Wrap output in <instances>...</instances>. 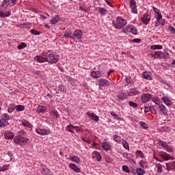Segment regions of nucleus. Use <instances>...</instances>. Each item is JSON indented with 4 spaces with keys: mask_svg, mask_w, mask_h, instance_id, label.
Listing matches in <instances>:
<instances>
[{
    "mask_svg": "<svg viewBox=\"0 0 175 175\" xmlns=\"http://www.w3.org/2000/svg\"><path fill=\"white\" fill-rule=\"evenodd\" d=\"M36 132L38 135H41L42 136H44V135H50V130H47L46 129H36Z\"/></svg>",
    "mask_w": 175,
    "mask_h": 175,
    "instance_id": "8",
    "label": "nucleus"
},
{
    "mask_svg": "<svg viewBox=\"0 0 175 175\" xmlns=\"http://www.w3.org/2000/svg\"><path fill=\"white\" fill-rule=\"evenodd\" d=\"M152 99V96L148 93L144 94L141 96V100L142 103H147V102H150Z\"/></svg>",
    "mask_w": 175,
    "mask_h": 175,
    "instance_id": "7",
    "label": "nucleus"
},
{
    "mask_svg": "<svg viewBox=\"0 0 175 175\" xmlns=\"http://www.w3.org/2000/svg\"><path fill=\"white\" fill-rule=\"evenodd\" d=\"M34 61H36L37 62H40V63L46 62V57H44L42 56L36 55L34 57Z\"/></svg>",
    "mask_w": 175,
    "mask_h": 175,
    "instance_id": "26",
    "label": "nucleus"
},
{
    "mask_svg": "<svg viewBox=\"0 0 175 175\" xmlns=\"http://www.w3.org/2000/svg\"><path fill=\"white\" fill-rule=\"evenodd\" d=\"M4 137H5V139H13L14 137V133L10 131H6L4 133Z\"/></svg>",
    "mask_w": 175,
    "mask_h": 175,
    "instance_id": "24",
    "label": "nucleus"
},
{
    "mask_svg": "<svg viewBox=\"0 0 175 175\" xmlns=\"http://www.w3.org/2000/svg\"><path fill=\"white\" fill-rule=\"evenodd\" d=\"M4 159L5 162H10L13 159V153L12 152L8 151L7 153H5Z\"/></svg>",
    "mask_w": 175,
    "mask_h": 175,
    "instance_id": "19",
    "label": "nucleus"
},
{
    "mask_svg": "<svg viewBox=\"0 0 175 175\" xmlns=\"http://www.w3.org/2000/svg\"><path fill=\"white\" fill-rule=\"evenodd\" d=\"M126 20L121 16H118L116 21L112 22V25L116 29H123L124 27L126 26Z\"/></svg>",
    "mask_w": 175,
    "mask_h": 175,
    "instance_id": "1",
    "label": "nucleus"
},
{
    "mask_svg": "<svg viewBox=\"0 0 175 175\" xmlns=\"http://www.w3.org/2000/svg\"><path fill=\"white\" fill-rule=\"evenodd\" d=\"M25 47H27V44L22 42L20 45L18 46V50H23V49H25Z\"/></svg>",
    "mask_w": 175,
    "mask_h": 175,
    "instance_id": "58",
    "label": "nucleus"
},
{
    "mask_svg": "<svg viewBox=\"0 0 175 175\" xmlns=\"http://www.w3.org/2000/svg\"><path fill=\"white\" fill-rule=\"evenodd\" d=\"M162 49H163V46L159 44L152 45L150 46L151 50H162Z\"/></svg>",
    "mask_w": 175,
    "mask_h": 175,
    "instance_id": "37",
    "label": "nucleus"
},
{
    "mask_svg": "<svg viewBox=\"0 0 175 175\" xmlns=\"http://www.w3.org/2000/svg\"><path fill=\"white\" fill-rule=\"evenodd\" d=\"M112 139L113 142H116V143H121V142H122V139H121V137L116 134L112 136Z\"/></svg>",
    "mask_w": 175,
    "mask_h": 175,
    "instance_id": "30",
    "label": "nucleus"
},
{
    "mask_svg": "<svg viewBox=\"0 0 175 175\" xmlns=\"http://www.w3.org/2000/svg\"><path fill=\"white\" fill-rule=\"evenodd\" d=\"M68 167L72 170V172H75V173H81V170L77 167L75 164H73L72 163L68 164Z\"/></svg>",
    "mask_w": 175,
    "mask_h": 175,
    "instance_id": "15",
    "label": "nucleus"
},
{
    "mask_svg": "<svg viewBox=\"0 0 175 175\" xmlns=\"http://www.w3.org/2000/svg\"><path fill=\"white\" fill-rule=\"evenodd\" d=\"M81 38H83V31L80 29H76L73 32V35L72 37H71V39H72V40H81Z\"/></svg>",
    "mask_w": 175,
    "mask_h": 175,
    "instance_id": "5",
    "label": "nucleus"
},
{
    "mask_svg": "<svg viewBox=\"0 0 175 175\" xmlns=\"http://www.w3.org/2000/svg\"><path fill=\"white\" fill-rule=\"evenodd\" d=\"M46 110H47V107L44 105H40L37 109V113H43V111H46Z\"/></svg>",
    "mask_w": 175,
    "mask_h": 175,
    "instance_id": "31",
    "label": "nucleus"
},
{
    "mask_svg": "<svg viewBox=\"0 0 175 175\" xmlns=\"http://www.w3.org/2000/svg\"><path fill=\"white\" fill-rule=\"evenodd\" d=\"M1 120H3V121H5V122H8L9 120H10V116L8 115L7 113H3L1 116Z\"/></svg>",
    "mask_w": 175,
    "mask_h": 175,
    "instance_id": "34",
    "label": "nucleus"
},
{
    "mask_svg": "<svg viewBox=\"0 0 175 175\" xmlns=\"http://www.w3.org/2000/svg\"><path fill=\"white\" fill-rule=\"evenodd\" d=\"M161 55V52L159 51H156L154 52V53L152 55V57L153 58H154L155 59L159 58V56Z\"/></svg>",
    "mask_w": 175,
    "mask_h": 175,
    "instance_id": "56",
    "label": "nucleus"
},
{
    "mask_svg": "<svg viewBox=\"0 0 175 175\" xmlns=\"http://www.w3.org/2000/svg\"><path fill=\"white\" fill-rule=\"evenodd\" d=\"M131 13H133V14H137V8L135 7H131Z\"/></svg>",
    "mask_w": 175,
    "mask_h": 175,
    "instance_id": "60",
    "label": "nucleus"
},
{
    "mask_svg": "<svg viewBox=\"0 0 175 175\" xmlns=\"http://www.w3.org/2000/svg\"><path fill=\"white\" fill-rule=\"evenodd\" d=\"M136 173L137 175H145L146 174V170L142 167H138L136 169Z\"/></svg>",
    "mask_w": 175,
    "mask_h": 175,
    "instance_id": "33",
    "label": "nucleus"
},
{
    "mask_svg": "<svg viewBox=\"0 0 175 175\" xmlns=\"http://www.w3.org/2000/svg\"><path fill=\"white\" fill-rule=\"evenodd\" d=\"M122 170L124 173H131V170H129V167H128V165H122Z\"/></svg>",
    "mask_w": 175,
    "mask_h": 175,
    "instance_id": "50",
    "label": "nucleus"
},
{
    "mask_svg": "<svg viewBox=\"0 0 175 175\" xmlns=\"http://www.w3.org/2000/svg\"><path fill=\"white\" fill-rule=\"evenodd\" d=\"M98 12L100 13L101 16H106V14H107V10L103 8H99Z\"/></svg>",
    "mask_w": 175,
    "mask_h": 175,
    "instance_id": "44",
    "label": "nucleus"
},
{
    "mask_svg": "<svg viewBox=\"0 0 175 175\" xmlns=\"http://www.w3.org/2000/svg\"><path fill=\"white\" fill-rule=\"evenodd\" d=\"M152 102H154V103H155V105H161V99H159V97H152Z\"/></svg>",
    "mask_w": 175,
    "mask_h": 175,
    "instance_id": "45",
    "label": "nucleus"
},
{
    "mask_svg": "<svg viewBox=\"0 0 175 175\" xmlns=\"http://www.w3.org/2000/svg\"><path fill=\"white\" fill-rule=\"evenodd\" d=\"M169 57V53L164 51L163 52V58H167Z\"/></svg>",
    "mask_w": 175,
    "mask_h": 175,
    "instance_id": "64",
    "label": "nucleus"
},
{
    "mask_svg": "<svg viewBox=\"0 0 175 175\" xmlns=\"http://www.w3.org/2000/svg\"><path fill=\"white\" fill-rule=\"evenodd\" d=\"M14 106L13 105V104H10L8 107V113H13V111H14Z\"/></svg>",
    "mask_w": 175,
    "mask_h": 175,
    "instance_id": "53",
    "label": "nucleus"
},
{
    "mask_svg": "<svg viewBox=\"0 0 175 175\" xmlns=\"http://www.w3.org/2000/svg\"><path fill=\"white\" fill-rule=\"evenodd\" d=\"M92 159H96V161L98 162H100V161H102V155L100 154V153L98 151H94L92 153Z\"/></svg>",
    "mask_w": 175,
    "mask_h": 175,
    "instance_id": "13",
    "label": "nucleus"
},
{
    "mask_svg": "<svg viewBox=\"0 0 175 175\" xmlns=\"http://www.w3.org/2000/svg\"><path fill=\"white\" fill-rule=\"evenodd\" d=\"M122 145L125 148V150H129V143L126 142V140L122 139Z\"/></svg>",
    "mask_w": 175,
    "mask_h": 175,
    "instance_id": "36",
    "label": "nucleus"
},
{
    "mask_svg": "<svg viewBox=\"0 0 175 175\" xmlns=\"http://www.w3.org/2000/svg\"><path fill=\"white\" fill-rule=\"evenodd\" d=\"M159 111L163 114V116H167V109H166V107H165L163 104L159 105Z\"/></svg>",
    "mask_w": 175,
    "mask_h": 175,
    "instance_id": "16",
    "label": "nucleus"
},
{
    "mask_svg": "<svg viewBox=\"0 0 175 175\" xmlns=\"http://www.w3.org/2000/svg\"><path fill=\"white\" fill-rule=\"evenodd\" d=\"M30 32L32 33V35H40V33L36 29H31L30 30Z\"/></svg>",
    "mask_w": 175,
    "mask_h": 175,
    "instance_id": "62",
    "label": "nucleus"
},
{
    "mask_svg": "<svg viewBox=\"0 0 175 175\" xmlns=\"http://www.w3.org/2000/svg\"><path fill=\"white\" fill-rule=\"evenodd\" d=\"M14 142L16 144H20V146H24V144H26L28 142V138L25 137H22L21 138H14Z\"/></svg>",
    "mask_w": 175,
    "mask_h": 175,
    "instance_id": "6",
    "label": "nucleus"
},
{
    "mask_svg": "<svg viewBox=\"0 0 175 175\" xmlns=\"http://www.w3.org/2000/svg\"><path fill=\"white\" fill-rule=\"evenodd\" d=\"M123 158L126 159V162H131L132 161V154L131 153H123Z\"/></svg>",
    "mask_w": 175,
    "mask_h": 175,
    "instance_id": "28",
    "label": "nucleus"
},
{
    "mask_svg": "<svg viewBox=\"0 0 175 175\" xmlns=\"http://www.w3.org/2000/svg\"><path fill=\"white\" fill-rule=\"evenodd\" d=\"M32 27V23H25L22 25V28L25 29V28H31Z\"/></svg>",
    "mask_w": 175,
    "mask_h": 175,
    "instance_id": "54",
    "label": "nucleus"
},
{
    "mask_svg": "<svg viewBox=\"0 0 175 175\" xmlns=\"http://www.w3.org/2000/svg\"><path fill=\"white\" fill-rule=\"evenodd\" d=\"M129 105L131 107H133V109H136V107H137V106H138L137 103H135L133 101H129Z\"/></svg>",
    "mask_w": 175,
    "mask_h": 175,
    "instance_id": "57",
    "label": "nucleus"
},
{
    "mask_svg": "<svg viewBox=\"0 0 175 175\" xmlns=\"http://www.w3.org/2000/svg\"><path fill=\"white\" fill-rule=\"evenodd\" d=\"M58 21H59V15L55 16V17H53L51 20V23L53 25L54 24H57V23H58Z\"/></svg>",
    "mask_w": 175,
    "mask_h": 175,
    "instance_id": "38",
    "label": "nucleus"
},
{
    "mask_svg": "<svg viewBox=\"0 0 175 175\" xmlns=\"http://www.w3.org/2000/svg\"><path fill=\"white\" fill-rule=\"evenodd\" d=\"M142 77L143 79H146V80H152V77H151V72H148L147 71L142 73Z\"/></svg>",
    "mask_w": 175,
    "mask_h": 175,
    "instance_id": "23",
    "label": "nucleus"
},
{
    "mask_svg": "<svg viewBox=\"0 0 175 175\" xmlns=\"http://www.w3.org/2000/svg\"><path fill=\"white\" fill-rule=\"evenodd\" d=\"M58 90L60 92H63V94H66V88L64 86V85H59Z\"/></svg>",
    "mask_w": 175,
    "mask_h": 175,
    "instance_id": "43",
    "label": "nucleus"
},
{
    "mask_svg": "<svg viewBox=\"0 0 175 175\" xmlns=\"http://www.w3.org/2000/svg\"><path fill=\"white\" fill-rule=\"evenodd\" d=\"M159 157L163 158V161H169L170 159V155L166 152H159Z\"/></svg>",
    "mask_w": 175,
    "mask_h": 175,
    "instance_id": "20",
    "label": "nucleus"
},
{
    "mask_svg": "<svg viewBox=\"0 0 175 175\" xmlns=\"http://www.w3.org/2000/svg\"><path fill=\"white\" fill-rule=\"evenodd\" d=\"M152 9L153 12H154V13L157 15L158 18L160 19L161 16H162V14H161V11L155 7H153Z\"/></svg>",
    "mask_w": 175,
    "mask_h": 175,
    "instance_id": "40",
    "label": "nucleus"
},
{
    "mask_svg": "<svg viewBox=\"0 0 175 175\" xmlns=\"http://www.w3.org/2000/svg\"><path fill=\"white\" fill-rule=\"evenodd\" d=\"M49 114L52 116V117L54 118V120H57L59 117L58 115V112L56 110L51 111Z\"/></svg>",
    "mask_w": 175,
    "mask_h": 175,
    "instance_id": "35",
    "label": "nucleus"
},
{
    "mask_svg": "<svg viewBox=\"0 0 175 175\" xmlns=\"http://www.w3.org/2000/svg\"><path fill=\"white\" fill-rule=\"evenodd\" d=\"M24 136H27V132L22 130L17 132V137H16L15 139H20L24 137Z\"/></svg>",
    "mask_w": 175,
    "mask_h": 175,
    "instance_id": "29",
    "label": "nucleus"
},
{
    "mask_svg": "<svg viewBox=\"0 0 175 175\" xmlns=\"http://www.w3.org/2000/svg\"><path fill=\"white\" fill-rule=\"evenodd\" d=\"M103 75L100 71H92L90 72V76L93 77V79H99V77H102Z\"/></svg>",
    "mask_w": 175,
    "mask_h": 175,
    "instance_id": "17",
    "label": "nucleus"
},
{
    "mask_svg": "<svg viewBox=\"0 0 175 175\" xmlns=\"http://www.w3.org/2000/svg\"><path fill=\"white\" fill-rule=\"evenodd\" d=\"M136 95H140V91L136 88H131L128 94V96H136Z\"/></svg>",
    "mask_w": 175,
    "mask_h": 175,
    "instance_id": "12",
    "label": "nucleus"
},
{
    "mask_svg": "<svg viewBox=\"0 0 175 175\" xmlns=\"http://www.w3.org/2000/svg\"><path fill=\"white\" fill-rule=\"evenodd\" d=\"M22 125L23 126H25L26 128H32V125L31 123H29V122H28V120H26L25 119H23L21 121Z\"/></svg>",
    "mask_w": 175,
    "mask_h": 175,
    "instance_id": "25",
    "label": "nucleus"
},
{
    "mask_svg": "<svg viewBox=\"0 0 175 175\" xmlns=\"http://www.w3.org/2000/svg\"><path fill=\"white\" fill-rule=\"evenodd\" d=\"M164 149L165 150V151H167V152H174V150H173V148L169 146L167 144H166Z\"/></svg>",
    "mask_w": 175,
    "mask_h": 175,
    "instance_id": "48",
    "label": "nucleus"
},
{
    "mask_svg": "<svg viewBox=\"0 0 175 175\" xmlns=\"http://www.w3.org/2000/svg\"><path fill=\"white\" fill-rule=\"evenodd\" d=\"M9 167H10V165H3V166H0V172H6V170H9Z\"/></svg>",
    "mask_w": 175,
    "mask_h": 175,
    "instance_id": "46",
    "label": "nucleus"
},
{
    "mask_svg": "<svg viewBox=\"0 0 175 175\" xmlns=\"http://www.w3.org/2000/svg\"><path fill=\"white\" fill-rule=\"evenodd\" d=\"M100 148L104 150V151H110L111 150V146L109 142H102L100 143Z\"/></svg>",
    "mask_w": 175,
    "mask_h": 175,
    "instance_id": "18",
    "label": "nucleus"
},
{
    "mask_svg": "<svg viewBox=\"0 0 175 175\" xmlns=\"http://www.w3.org/2000/svg\"><path fill=\"white\" fill-rule=\"evenodd\" d=\"M69 159L71 162H75V163H77V165L80 164V158L77 156L70 157Z\"/></svg>",
    "mask_w": 175,
    "mask_h": 175,
    "instance_id": "27",
    "label": "nucleus"
},
{
    "mask_svg": "<svg viewBox=\"0 0 175 175\" xmlns=\"http://www.w3.org/2000/svg\"><path fill=\"white\" fill-rule=\"evenodd\" d=\"M66 129L68 132H70L71 133H75V131H73L74 129H75L76 132L80 131V129H79L77 126H73L72 124L66 126Z\"/></svg>",
    "mask_w": 175,
    "mask_h": 175,
    "instance_id": "11",
    "label": "nucleus"
},
{
    "mask_svg": "<svg viewBox=\"0 0 175 175\" xmlns=\"http://www.w3.org/2000/svg\"><path fill=\"white\" fill-rule=\"evenodd\" d=\"M155 167H157V173H159V174L162 173L163 169H162V165H161V163H156Z\"/></svg>",
    "mask_w": 175,
    "mask_h": 175,
    "instance_id": "42",
    "label": "nucleus"
},
{
    "mask_svg": "<svg viewBox=\"0 0 175 175\" xmlns=\"http://www.w3.org/2000/svg\"><path fill=\"white\" fill-rule=\"evenodd\" d=\"M138 165H139L140 167L142 169H148V162L147 161L141 160Z\"/></svg>",
    "mask_w": 175,
    "mask_h": 175,
    "instance_id": "22",
    "label": "nucleus"
},
{
    "mask_svg": "<svg viewBox=\"0 0 175 175\" xmlns=\"http://www.w3.org/2000/svg\"><path fill=\"white\" fill-rule=\"evenodd\" d=\"M4 12V18L5 17H10V16L12 15V12L10 11H5Z\"/></svg>",
    "mask_w": 175,
    "mask_h": 175,
    "instance_id": "61",
    "label": "nucleus"
},
{
    "mask_svg": "<svg viewBox=\"0 0 175 175\" xmlns=\"http://www.w3.org/2000/svg\"><path fill=\"white\" fill-rule=\"evenodd\" d=\"M59 61V57L58 55L49 53L46 56V62H49V64H55Z\"/></svg>",
    "mask_w": 175,
    "mask_h": 175,
    "instance_id": "3",
    "label": "nucleus"
},
{
    "mask_svg": "<svg viewBox=\"0 0 175 175\" xmlns=\"http://www.w3.org/2000/svg\"><path fill=\"white\" fill-rule=\"evenodd\" d=\"M14 107L16 111H24V110L25 109V107L21 105H16Z\"/></svg>",
    "mask_w": 175,
    "mask_h": 175,
    "instance_id": "39",
    "label": "nucleus"
},
{
    "mask_svg": "<svg viewBox=\"0 0 175 175\" xmlns=\"http://www.w3.org/2000/svg\"><path fill=\"white\" fill-rule=\"evenodd\" d=\"M162 15H161V18L159 19L158 16H157L156 20L159 21V23L161 25H165V23H166L165 18H162Z\"/></svg>",
    "mask_w": 175,
    "mask_h": 175,
    "instance_id": "47",
    "label": "nucleus"
},
{
    "mask_svg": "<svg viewBox=\"0 0 175 175\" xmlns=\"http://www.w3.org/2000/svg\"><path fill=\"white\" fill-rule=\"evenodd\" d=\"M136 6V1L135 0H130V8H133Z\"/></svg>",
    "mask_w": 175,
    "mask_h": 175,
    "instance_id": "59",
    "label": "nucleus"
},
{
    "mask_svg": "<svg viewBox=\"0 0 175 175\" xmlns=\"http://www.w3.org/2000/svg\"><path fill=\"white\" fill-rule=\"evenodd\" d=\"M158 144H159V146H161V147H163V148H165V147H166V145L167 144V143H166V142H164L163 140H159Z\"/></svg>",
    "mask_w": 175,
    "mask_h": 175,
    "instance_id": "52",
    "label": "nucleus"
},
{
    "mask_svg": "<svg viewBox=\"0 0 175 175\" xmlns=\"http://www.w3.org/2000/svg\"><path fill=\"white\" fill-rule=\"evenodd\" d=\"M124 33H132V35H138L137 28L133 25H128L122 29Z\"/></svg>",
    "mask_w": 175,
    "mask_h": 175,
    "instance_id": "2",
    "label": "nucleus"
},
{
    "mask_svg": "<svg viewBox=\"0 0 175 175\" xmlns=\"http://www.w3.org/2000/svg\"><path fill=\"white\" fill-rule=\"evenodd\" d=\"M161 100H162L166 106H172V100H170L167 96L162 97Z\"/></svg>",
    "mask_w": 175,
    "mask_h": 175,
    "instance_id": "21",
    "label": "nucleus"
},
{
    "mask_svg": "<svg viewBox=\"0 0 175 175\" xmlns=\"http://www.w3.org/2000/svg\"><path fill=\"white\" fill-rule=\"evenodd\" d=\"M70 35H72V31L67 29L65 31L63 38H70V39H72V36Z\"/></svg>",
    "mask_w": 175,
    "mask_h": 175,
    "instance_id": "32",
    "label": "nucleus"
},
{
    "mask_svg": "<svg viewBox=\"0 0 175 175\" xmlns=\"http://www.w3.org/2000/svg\"><path fill=\"white\" fill-rule=\"evenodd\" d=\"M139 125L143 129H147L148 128V124L144 122H139Z\"/></svg>",
    "mask_w": 175,
    "mask_h": 175,
    "instance_id": "51",
    "label": "nucleus"
},
{
    "mask_svg": "<svg viewBox=\"0 0 175 175\" xmlns=\"http://www.w3.org/2000/svg\"><path fill=\"white\" fill-rule=\"evenodd\" d=\"M6 125H9V122H5L2 119H0V128H4Z\"/></svg>",
    "mask_w": 175,
    "mask_h": 175,
    "instance_id": "49",
    "label": "nucleus"
},
{
    "mask_svg": "<svg viewBox=\"0 0 175 175\" xmlns=\"http://www.w3.org/2000/svg\"><path fill=\"white\" fill-rule=\"evenodd\" d=\"M98 85L99 87H107L110 85V81L106 79H102L100 78L98 80Z\"/></svg>",
    "mask_w": 175,
    "mask_h": 175,
    "instance_id": "9",
    "label": "nucleus"
},
{
    "mask_svg": "<svg viewBox=\"0 0 175 175\" xmlns=\"http://www.w3.org/2000/svg\"><path fill=\"white\" fill-rule=\"evenodd\" d=\"M9 1L10 0H3L1 3V8H7L9 6Z\"/></svg>",
    "mask_w": 175,
    "mask_h": 175,
    "instance_id": "55",
    "label": "nucleus"
},
{
    "mask_svg": "<svg viewBox=\"0 0 175 175\" xmlns=\"http://www.w3.org/2000/svg\"><path fill=\"white\" fill-rule=\"evenodd\" d=\"M141 21L145 25H148L150 24V21H151V13L146 12L143 14V16L140 18Z\"/></svg>",
    "mask_w": 175,
    "mask_h": 175,
    "instance_id": "4",
    "label": "nucleus"
},
{
    "mask_svg": "<svg viewBox=\"0 0 175 175\" xmlns=\"http://www.w3.org/2000/svg\"><path fill=\"white\" fill-rule=\"evenodd\" d=\"M135 155L137 158H144V153H143V152H142L141 150H137L135 152Z\"/></svg>",
    "mask_w": 175,
    "mask_h": 175,
    "instance_id": "41",
    "label": "nucleus"
},
{
    "mask_svg": "<svg viewBox=\"0 0 175 175\" xmlns=\"http://www.w3.org/2000/svg\"><path fill=\"white\" fill-rule=\"evenodd\" d=\"M128 96H129L126 94V93L122 92L117 96V99L119 102H122L124 100H126V99H128Z\"/></svg>",
    "mask_w": 175,
    "mask_h": 175,
    "instance_id": "14",
    "label": "nucleus"
},
{
    "mask_svg": "<svg viewBox=\"0 0 175 175\" xmlns=\"http://www.w3.org/2000/svg\"><path fill=\"white\" fill-rule=\"evenodd\" d=\"M87 114L92 121H94L95 122L99 121V116H96L93 111H88Z\"/></svg>",
    "mask_w": 175,
    "mask_h": 175,
    "instance_id": "10",
    "label": "nucleus"
},
{
    "mask_svg": "<svg viewBox=\"0 0 175 175\" xmlns=\"http://www.w3.org/2000/svg\"><path fill=\"white\" fill-rule=\"evenodd\" d=\"M168 29L170 32L175 34V28L173 26H169Z\"/></svg>",
    "mask_w": 175,
    "mask_h": 175,
    "instance_id": "63",
    "label": "nucleus"
}]
</instances>
